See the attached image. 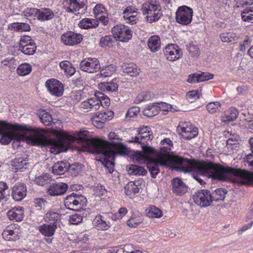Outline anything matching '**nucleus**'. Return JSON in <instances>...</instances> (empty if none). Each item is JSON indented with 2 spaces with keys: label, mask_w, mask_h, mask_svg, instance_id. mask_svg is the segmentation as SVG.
Listing matches in <instances>:
<instances>
[{
  "label": "nucleus",
  "mask_w": 253,
  "mask_h": 253,
  "mask_svg": "<svg viewBox=\"0 0 253 253\" xmlns=\"http://www.w3.org/2000/svg\"><path fill=\"white\" fill-rule=\"evenodd\" d=\"M149 155L136 151L132 155V158L135 163L141 164L147 163V168L154 178L160 171L159 166L173 163L177 165V170L185 173L195 170L203 176L223 181L226 180L228 175L230 174L241 178V183L243 184L253 183V172L246 170L225 168L210 162L191 161L177 156L171 157L167 151L158 152L154 158H150Z\"/></svg>",
  "instance_id": "obj_1"
},
{
  "label": "nucleus",
  "mask_w": 253,
  "mask_h": 253,
  "mask_svg": "<svg viewBox=\"0 0 253 253\" xmlns=\"http://www.w3.org/2000/svg\"><path fill=\"white\" fill-rule=\"evenodd\" d=\"M29 143L34 145H50V151L55 154L66 151L72 143L77 142L92 153L100 154L113 160L117 154L126 153V147L121 142H109L103 139L91 138L87 130L76 132L74 135H65L58 139L46 137L42 130L34 132L30 135Z\"/></svg>",
  "instance_id": "obj_2"
},
{
  "label": "nucleus",
  "mask_w": 253,
  "mask_h": 253,
  "mask_svg": "<svg viewBox=\"0 0 253 253\" xmlns=\"http://www.w3.org/2000/svg\"><path fill=\"white\" fill-rule=\"evenodd\" d=\"M34 132H39V130L29 131L25 127L19 125H13L6 122L0 121V135H1L0 142L2 144H9L12 140L19 141L26 140L28 142L30 135Z\"/></svg>",
  "instance_id": "obj_3"
},
{
  "label": "nucleus",
  "mask_w": 253,
  "mask_h": 253,
  "mask_svg": "<svg viewBox=\"0 0 253 253\" xmlns=\"http://www.w3.org/2000/svg\"><path fill=\"white\" fill-rule=\"evenodd\" d=\"M141 10L143 15H146L147 21L150 23L158 21L162 16L161 6L156 0L146 1Z\"/></svg>",
  "instance_id": "obj_4"
},
{
  "label": "nucleus",
  "mask_w": 253,
  "mask_h": 253,
  "mask_svg": "<svg viewBox=\"0 0 253 253\" xmlns=\"http://www.w3.org/2000/svg\"><path fill=\"white\" fill-rule=\"evenodd\" d=\"M65 6L68 12L81 15L87 9V0H65Z\"/></svg>",
  "instance_id": "obj_5"
},
{
  "label": "nucleus",
  "mask_w": 253,
  "mask_h": 253,
  "mask_svg": "<svg viewBox=\"0 0 253 253\" xmlns=\"http://www.w3.org/2000/svg\"><path fill=\"white\" fill-rule=\"evenodd\" d=\"M153 137L151 131L145 132H138V136L131 137L130 139L129 140V142L142 144L143 154H150L154 153L155 150L151 147L144 145V144L147 141L152 139Z\"/></svg>",
  "instance_id": "obj_6"
},
{
  "label": "nucleus",
  "mask_w": 253,
  "mask_h": 253,
  "mask_svg": "<svg viewBox=\"0 0 253 253\" xmlns=\"http://www.w3.org/2000/svg\"><path fill=\"white\" fill-rule=\"evenodd\" d=\"M86 202V198L84 196L73 193L66 198L64 205L69 210L78 211L82 208Z\"/></svg>",
  "instance_id": "obj_7"
},
{
  "label": "nucleus",
  "mask_w": 253,
  "mask_h": 253,
  "mask_svg": "<svg viewBox=\"0 0 253 253\" xmlns=\"http://www.w3.org/2000/svg\"><path fill=\"white\" fill-rule=\"evenodd\" d=\"M177 131L183 138L191 139L198 134V128L193 126L190 122H181L177 127Z\"/></svg>",
  "instance_id": "obj_8"
},
{
  "label": "nucleus",
  "mask_w": 253,
  "mask_h": 253,
  "mask_svg": "<svg viewBox=\"0 0 253 253\" xmlns=\"http://www.w3.org/2000/svg\"><path fill=\"white\" fill-rule=\"evenodd\" d=\"M112 32L114 39L121 42H126L132 37V32L129 27L124 25H117L114 26Z\"/></svg>",
  "instance_id": "obj_9"
},
{
  "label": "nucleus",
  "mask_w": 253,
  "mask_h": 253,
  "mask_svg": "<svg viewBox=\"0 0 253 253\" xmlns=\"http://www.w3.org/2000/svg\"><path fill=\"white\" fill-rule=\"evenodd\" d=\"M211 192L208 190H201L193 195L194 202L201 207L210 206L211 204Z\"/></svg>",
  "instance_id": "obj_10"
},
{
  "label": "nucleus",
  "mask_w": 253,
  "mask_h": 253,
  "mask_svg": "<svg viewBox=\"0 0 253 253\" xmlns=\"http://www.w3.org/2000/svg\"><path fill=\"white\" fill-rule=\"evenodd\" d=\"M193 13L192 9L186 5L179 7L176 13L177 22L183 25H188L192 21Z\"/></svg>",
  "instance_id": "obj_11"
},
{
  "label": "nucleus",
  "mask_w": 253,
  "mask_h": 253,
  "mask_svg": "<svg viewBox=\"0 0 253 253\" xmlns=\"http://www.w3.org/2000/svg\"><path fill=\"white\" fill-rule=\"evenodd\" d=\"M80 66L82 71L88 73H95L100 69L99 60L94 58H88L82 60Z\"/></svg>",
  "instance_id": "obj_12"
},
{
  "label": "nucleus",
  "mask_w": 253,
  "mask_h": 253,
  "mask_svg": "<svg viewBox=\"0 0 253 253\" xmlns=\"http://www.w3.org/2000/svg\"><path fill=\"white\" fill-rule=\"evenodd\" d=\"M45 86L52 95L59 97L64 92V86L62 83L54 79L48 80L45 83Z\"/></svg>",
  "instance_id": "obj_13"
},
{
  "label": "nucleus",
  "mask_w": 253,
  "mask_h": 253,
  "mask_svg": "<svg viewBox=\"0 0 253 253\" xmlns=\"http://www.w3.org/2000/svg\"><path fill=\"white\" fill-rule=\"evenodd\" d=\"M164 52L167 58L169 61H175L181 58L183 52L180 47L176 44L170 43L167 45Z\"/></svg>",
  "instance_id": "obj_14"
},
{
  "label": "nucleus",
  "mask_w": 253,
  "mask_h": 253,
  "mask_svg": "<svg viewBox=\"0 0 253 253\" xmlns=\"http://www.w3.org/2000/svg\"><path fill=\"white\" fill-rule=\"evenodd\" d=\"M61 42L66 45L77 44L83 40L82 35L70 31L63 34L61 37Z\"/></svg>",
  "instance_id": "obj_15"
},
{
  "label": "nucleus",
  "mask_w": 253,
  "mask_h": 253,
  "mask_svg": "<svg viewBox=\"0 0 253 253\" xmlns=\"http://www.w3.org/2000/svg\"><path fill=\"white\" fill-rule=\"evenodd\" d=\"M68 188V185L65 183H52L47 188V193L52 196L62 195L66 192Z\"/></svg>",
  "instance_id": "obj_16"
},
{
  "label": "nucleus",
  "mask_w": 253,
  "mask_h": 253,
  "mask_svg": "<svg viewBox=\"0 0 253 253\" xmlns=\"http://www.w3.org/2000/svg\"><path fill=\"white\" fill-rule=\"evenodd\" d=\"M126 22L131 25L135 24L138 20V9L134 6H127L123 13Z\"/></svg>",
  "instance_id": "obj_17"
},
{
  "label": "nucleus",
  "mask_w": 253,
  "mask_h": 253,
  "mask_svg": "<svg viewBox=\"0 0 253 253\" xmlns=\"http://www.w3.org/2000/svg\"><path fill=\"white\" fill-rule=\"evenodd\" d=\"M101 105L103 106V102L98 100L96 97H92L83 101L81 104V107L85 112H88L98 110Z\"/></svg>",
  "instance_id": "obj_18"
},
{
  "label": "nucleus",
  "mask_w": 253,
  "mask_h": 253,
  "mask_svg": "<svg viewBox=\"0 0 253 253\" xmlns=\"http://www.w3.org/2000/svg\"><path fill=\"white\" fill-rule=\"evenodd\" d=\"M18 229L16 224H11L6 227L2 232L4 240L7 241H15L19 239Z\"/></svg>",
  "instance_id": "obj_19"
},
{
  "label": "nucleus",
  "mask_w": 253,
  "mask_h": 253,
  "mask_svg": "<svg viewBox=\"0 0 253 253\" xmlns=\"http://www.w3.org/2000/svg\"><path fill=\"white\" fill-rule=\"evenodd\" d=\"M27 188L23 183H17L12 188V197L16 201H20L26 196Z\"/></svg>",
  "instance_id": "obj_20"
},
{
  "label": "nucleus",
  "mask_w": 253,
  "mask_h": 253,
  "mask_svg": "<svg viewBox=\"0 0 253 253\" xmlns=\"http://www.w3.org/2000/svg\"><path fill=\"white\" fill-rule=\"evenodd\" d=\"M171 183L172 191L175 194L181 196L187 192V187L181 179L174 178Z\"/></svg>",
  "instance_id": "obj_21"
},
{
  "label": "nucleus",
  "mask_w": 253,
  "mask_h": 253,
  "mask_svg": "<svg viewBox=\"0 0 253 253\" xmlns=\"http://www.w3.org/2000/svg\"><path fill=\"white\" fill-rule=\"evenodd\" d=\"M7 216L11 220L20 221L24 215L23 208L21 207L14 208L7 212Z\"/></svg>",
  "instance_id": "obj_22"
},
{
  "label": "nucleus",
  "mask_w": 253,
  "mask_h": 253,
  "mask_svg": "<svg viewBox=\"0 0 253 253\" xmlns=\"http://www.w3.org/2000/svg\"><path fill=\"white\" fill-rule=\"evenodd\" d=\"M147 45L151 51L156 52L161 48V40L159 36L154 35L150 37L148 40Z\"/></svg>",
  "instance_id": "obj_23"
},
{
  "label": "nucleus",
  "mask_w": 253,
  "mask_h": 253,
  "mask_svg": "<svg viewBox=\"0 0 253 253\" xmlns=\"http://www.w3.org/2000/svg\"><path fill=\"white\" fill-rule=\"evenodd\" d=\"M57 228L56 224H44L39 226V231L45 237H50L54 234Z\"/></svg>",
  "instance_id": "obj_24"
},
{
  "label": "nucleus",
  "mask_w": 253,
  "mask_h": 253,
  "mask_svg": "<svg viewBox=\"0 0 253 253\" xmlns=\"http://www.w3.org/2000/svg\"><path fill=\"white\" fill-rule=\"evenodd\" d=\"M238 115V110L235 108H231L221 116V121L225 123L233 122L237 119Z\"/></svg>",
  "instance_id": "obj_25"
},
{
  "label": "nucleus",
  "mask_w": 253,
  "mask_h": 253,
  "mask_svg": "<svg viewBox=\"0 0 253 253\" xmlns=\"http://www.w3.org/2000/svg\"><path fill=\"white\" fill-rule=\"evenodd\" d=\"M29 163L26 160L22 158H16L12 161L11 165L13 167V170L15 172L20 171H22L24 169L28 168Z\"/></svg>",
  "instance_id": "obj_26"
},
{
  "label": "nucleus",
  "mask_w": 253,
  "mask_h": 253,
  "mask_svg": "<svg viewBox=\"0 0 253 253\" xmlns=\"http://www.w3.org/2000/svg\"><path fill=\"white\" fill-rule=\"evenodd\" d=\"M126 169L128 174L131 175H145L147 173L146 170L143 167L134 165H127Z\"/></svg>",
  "instance_id": "obj_27"
},
{
  "label": "nucleus",
  "mask_w": 253,
  "mask_h": 253,
  "mask_svg": "<svg viewBox=\"0 0 253 253\" xmlns=\"http://www.w3.org/2000/svg\"><path fill=\"white\" fill-rule=\"evenodd\" d=\"M70 164L65 162H59L55 163L52 167V172L55 174H62L67 171Z\"/></svg>",
  "instance_id": "obj_28"
},
{
  "label": "nucleus",
  "mask_w": 253,
  "mask_h": 253,
  "mask_svg": "<svg viewBox=\"0 0 253 253\" xmlns=\"http://www.w3.org/2000/svg\"><path fill=\"white\" fill-rule=\"evenodd\" d=\"M99 88L104 92L110 93L118 90V84L113 82L101 83L98 84Z\"/></svg>",
  "instance_id": "obj_29"
},
{
  "label": "nucleus",
  "mask_w": 253,
  "mask_h": 253,
  "mask_svg": "<svg viewBox=\"0 0 253 253\" xmlns=\"http://www.w3.org/2000/svg\"><path fill=\"white\" fill-rule=\"evenodd\" d=\"M93 225L99 230H105L108 229L110 226L104 219L103 216L101 215H97L93 221Z\"/></svg>",
  "instance_id": "obj_30"
},
{
  "label": "nucleus",
  "mask_w": 253,
  "mask_h": 253,
  "mask_svg": "<svg viewBox=\"0 0 253 253\" xmlns=\"http://www.w3.org/2000/svg\"><path fill=\"white\" fill-rule=\"evenodd\" d=\"M122 68L123 72L130 77H136L140 72V69L135 64H125L122 66Z\"/></svg>",
  "instance_id": "obj_31"
},
{
  "label": "nucleus",
  "mask_w": 253,
  "mask_h": 253,
  "mask_svg": "<svg viewBox=\"0 0 253 253\" xmlns=\"http://www.w3.org/2000/svg\"><path fill=\"white\" fill-rule=\"evenodd\" d=\"M100 74L98 75L100 77L107 78L112 76L116 71V67L113 64H110L106 66L100 67Z\"/></svg>",
  "instance_id": "obj_32"
},
{
  "label": "nucleus",
  "mask_w": 253,
  "mask_h": 253,
  "mask_svg": "<svg viewBox=\"0 0 253 253\" xmlns=\"http://www.w3.org/2000/svg\"><path fill=\"white\" fill-rule=\"evenodd\" d=\"M98 25V20L86 18L80 21L79 23V27L84 29L95 28L97 27Z\"/></svg>",
  "instance_id": "obj_33"
},
{
  "label": "nucleus",
  "mask_w": 253,
  "mask_h": 253,
  "mask_svg": "<svg viewBox=\"0 0 253 253\" xmlns=\"http://www.w3.org/2000/svg\"><path fill=\"white\" fill-rule=\"evenodd\" d=\"M161 110V106L159 107L157 105H149L144 109L143 113L144 116L151 117L158 114Z\"/></svg>",
  "instance_id": "obj_34"
},
{
  "label": "nucleus",
  "mask_w": 253,
  "mask_h": 253,
  "mask_svg": "<svg viewBox=\"0 0 253 253\" xmlns=\"http://www.w3.org/2000/svg\"><path fill=\"white\" fill-rule=\"evenodd\" d=\"M54 16L53 12L49 9L39 10L37 13V18L39 20L44 21L51 19Z\"/></svg>",
  "instance_id": "obj_35"
},
{
  "label": "nucleus",
  "mask_w": 253,
  "mask_h": 253,
  "mask_svg": "<svg viewBox=\"0 0 253 253\" xmlns=\"http://www.w3.org/2000/svg\"><path fill=\"white\" fill-rule=\"evenodd\" d=\"M125 191L126 195L132 198L138 193L139 188L133 182L130 181L125 187Z\"/></svg>",
  "instance_id": "obj_36"
},
{
  "label": "nucleus",
  "mask_w": 253,
  "mask_h": 253,
  "mask_svg": "<svg viewBox=\"0 0 253 253\" xmlns=\"http://www.w3.org/2000/svg\"><path fill=\"white\" fill-rule=\"evenodd\" d=\"M60 67L64 71L66 76L71 77L76 72L71 63L68 61H64L60 63Z\"/></svg>",
  "instance_id": "obj_37"
},
{
  "label": "nucleus",
  "mask_w": 253,
  "mask_h": 253,
  "mask_svg": "<svg viewBox=\"0 0 253 253\" xmlns=\"http://www.w3.org/2000/svg\"><path fill=\"white\" fill-rule=\"evenodd\" d=\"M146 214L147 216L151 218H159L162 216V211L158 208L155 206H151L146 210Z\"/></svg>",
  "instance_id": "obj_38"
},
{
  "label": "nucleus",
  "mask_w": 253,
  "mask_h": 253,
  "mask_svg": "<svg viewBox=\"0 0 253 253\" xmlns=\"http://www.w3.org/2000/svg\"><path fill=\"white\" fill-rule=\"evenodd\" d=\"M226 191L221 188L216 189L214 192L211 193V203L212 201H218L223 200L225 197Z\"/></svg>",
  "instance_id": "obj_39"
},
{
  "label": "nucleus",
  "mask_w": 253,
  "mask_h": 253,
  "mask_svg": "<svg viewBox=\"0 0 253 253\" xmlns=\"http://www.w3.org/2000/svg\"><path fill=\"white\" fill-rule=\"evenodd\" d=\"M243 21L249 23H253V9L251 7L246 8L241 13Z\"/></svg>",
  "instance_id": "obj_40"
},
{
  "label": "nucleus",
  "mask_w": 253,
  "mask_h": 253,
  "mask_svg": "<svg viewBox=\"0 0 253 253\" xmlns=\"http://www.w3.org/2000/svg\"><path fill=\"white\" fill-rule=\"evenodd\" d=\"M207 109L210 114H215L221 111V104L218 101L209 103L207 105Z\"/></svg>",
  "instance_id": "obj_41"
},
{
  "label": "nucleus",
  "mask_w": 253,
  "mask_h": 253,
  "mask_svg": "<svg viewBox=\"0 0 253 253\" xmlns=\"http://www.w3.org/2000/svg\"><path fill=\"white\" fill-rule=\"evenodd\" d=\"M32 71V66L28 63H23L20 65L17 69V73L20 76H25Z\"/></svg>",
  "instance_id": "obj_42"
},
{
  "label": "nucleus",
  "mask_w": 253,
  "mask_h": 253,
  "mask_svg": "<svg viewBox=\"0 0 253 253\" xmlns=\"http://www.w3.org/2000/svg\"><path fill=\"white\" fill-rule=\"evenodd\" d=\"M220 38L222 42H231L237 41L239 37L234 33H225L220 34Z\"/></svg>",
  "instance_id": "obj_43"
},
{
  "label": "nucleus",
  "mask_w": 253,
  "mask_h": 253,
  "mask_svg": "<svg viewBox=\"0 0 253 253\" xmlns=\"http://www.w3.org/2000/svg\"><path fill=\"white\" fill-rule=\"evenodd\" d=\"M38 115L41 121L45 126H49L51 124L52 119L51 116L44 110L39 112Z\"/></svg>",
  "instance_id": "obj_44"
},
{
  "label": "nucleus",
  "mask_w": 253,
  "mask_h": 253,
  "mask_svg": "<svg viewBox=\"0 0 253 253\" xmlns=\"http://www.w3.org/2000/svg\"><path fill=\"white\" fill-rule=\"evenodd\" d=\"M59 218V214L57 212L53 211H49L47 212L44 218L45 221L49 222L50 224H55Z\"/></svg>",
  "instance_id": "obj_45"
},
{
  "label": "nucleus",
  "mask_w": 253,
  "mask_h": 253,
  "mask_svg": "<svg viewBox=\"0 0 253 253\" xmlns=\"http://www.w3.org/2000/svg\"><path fill=\"white\" fill-rule=\"evenodd\" d=\"M142 222V218L139 215H133L127 221V224L130 227H135Z\"/></svg>",
  "instance_id": "obj_46"
},
{
  "label": "nucleus",
  "mask_w": 253,
  "mask_h": 253,
  "mask_svg": "<svg viewBox=\"0 0 253 253\" xmlns=\"http://www.w3.org/2000/svg\"><path fill=\"white\" fill-rule=\"evenodd\" d=\"M50 180V177L47 173H45L42 175L38 176L35 178L36 183L39 185H43L48 183Z\"/></svg>",
  "instance_id": "obj_47"
},
{
  "label": "nucleus",
  "mask_w": 253,
  "mask_h": 253,
  "mask_svg": "<svg viewBox=\"0 0 253 253\" xmlns=\"http://www.w3.org/2000/svg\"><path fill=\"white\" fill-rule=\"evenodd\" d=\"M23 53L26 55H33L36 50V46L35 43L30 44L26 46H24L20 49Z\"/></svg>",
  "instance_id": "obj_48"
},
{
  "label": "nucleus",
  "mask_w": 253,
  "mask_h": 253,
  "mask_svg": "<svg viewBox=\"0 0 253 253\" xmlns=\"http://www.w3.org/2000/svg\"><path fill=\"white\" fill-rule=\"evenodd\" d=\"M13 28L19 32H27L30 30L29 25L25 23H14L13 24Z\"/></svg>",
  "instance_id": "obj_49"
},
{
  "label": "nucleus",
  "mask_w": 253,
  "mask_h": 253,
  "mask_svg": "<svg viewBox=\"0 0 253 253\" xmlns=\"http://www.w3.org/2000/svg\"><path fill=\"white\" fill-rule=\"evenodd\" d=\"M113 38L111 36H106L102 37L100 40V45L102 47L108 46L111 47L113 46Z\"/></svg>",
  "instance_id": "obj_50"
},
{
  "label": "nucleus",
  "mask_w": 253,
  "mask_h": 253,
  "mask_svg": "<svg viewBox=\"0 0 253 253\" xmlns=\"http://www.w3.org/2000/svg\"><path fill=\"white\" fill-rule=\"evenodd\" d=\"M98 116L101 120L105 123L106 121L110 120L113 118L114 113L112 111L108 110L100 113Z\"/></svg>",
  "instance_id": "obj_51"
},
{
  "label": "nucleus",
  "mask_w": 253,
  "mask_h": 253,
  "mask_svg": "<svg viewBox=\"0 0 253 253\" xmlns=\"http://www.w3.org/2000/svg\"><path fill=\"white\" fill-rule=\"evenodd\" d=\"M187 49L191 56L197 58L200 55V51L198 46L190 44L187 46Z\"/></svg>",
  "instance_id": "obj_52"
},
{
  "label": "nucleus",
  "mask_w": 253,
  "mask_h": 253,
  "mask_svg": "<svg viewBox=\"0 0 253 253\" xmlns=\"http://www.w3.org/2000/svg\"><path fill=\"white\" fill-rule=\"evenodd\" d=\"M35 43L33 40H32L30 37L28 36H24L21 38L19 43V49L26 46L30 44Z\"/></svg>",
  "instance_id": "obj_53"
},
{
  "label": "nucleus",
  "mask_w": 253,
  "mask_h": 253,
  "mask_svg": "<svg viewBox=\"0 0 253 253\" xmlns=\"http://www.w3.org/2000/svg\"><path fill=\"white\" fill-rule=\"evenodd\" d=\"M199 91L198 90H193L187 93L186 97L187 99L191 102H193L195 100L199 98Z\"/></svg>",
  "instance_id": "obj_54"
},
{
  "label": "nucleus",
  "mask_w": 253,
  "mask_h": 253,
  "mask_svg": "<svg viewBox=\"0 0 253 253\" xmlns=\"http://www.w3.org/2000/svg\"><path fill=\"white\" fill-rule=\"evenodd\" d=\"M196 75L198 82L207 81L212 79L213 77V75L212 74L208 73H201L200 74H196Z\"/></svg>",
  "instance_id": "obj_55"
},
{
  "label": "nucleus",
  "mask_w": 253,
  "mask_h": 253,
  "mask_svg": "<svg viewBox=\"0 0 253 253\" xmlns=\"http://www.w3.org/2000/svg\"><path fill=\"white\" fill-rule=\"evenodd\" d=\"M112 158H109L108 157H104V161L105 162V166L108 169V171L110 173H112L113 170V167L114 166V159H111Z\"/></svg>",
  "instance_id": "obj_56"
},
{
  "label": "nucleus",
  "mask_w": 253,
  "mask_h": 253,
  "mask_svg": "<svg viewBox=\"0 0 253 253\" xmlns=\"http://www.w3.org/2000/svg\"><path fill=\"white\" fill-rule=\"evenodd\" d=\"M83 220V216L81 214L76 213L70 217L69 221L71 224H78Z\"/></svg>",
  "instance_id": "obj_57"
},
{
  "label": "nucleus",
  "mask_w": 253,
  "mask_h": 253,
  "mask_svg": "<svg viewBox=\"0 0 253 253\" xmlns=\"http://www.w3.org/2000/svg\"><path fill=\"white\" fill-rule=\"evenodd\" d=\"M92 124L96 127L98 128H102L105 122H104L101 119L98 117V115H96L91 119Z\"/></svg>",
  "instance_id": "obj_58"
},
{
  "label": "nucleus",
  "mask_w": 253,
  "mask_h": 253,
  "mask_svg": "<svg viewBox=\"0 0 253 253\" xmlns=\"http://www.w3.org/2000/svg\"><path fill=\"white\" fill-rule=\"evenodd\" d=\"M39 9L34 8H27L24 10L23 13L26 17L34 16L37 17Z\"/></svg>",
  "instance_id": "obj_59"
},
{
  "label": "nucleus",
  "mask_w": 253,
  "mask_h": 253,
  "mask_svg": "<svg viewBox=\"0 0 253 253\" xmlns=\"http://www.w3.org/2000/svg\"><path fill=\"white\" fill-rule=\"evenodd\" d=\"M140 112V108L137 106L130 108L126 115V118H132L136 116Z\"/></svg>",
  "instance_id": "obj_60"
},
{
  "label": "nucleus",
  "mask_w": 253,
  "mask_h": 253,
  "mask_svg": "<svg viewBox=\"0 0 253 253\" xmlns=\"http://www.w3.org/2000/svg\"><path fill=\"white\" fill-rule=\"evenodd\" d=\"M94 15L95 17L99 16L101 14L105 13V8L102 4H97L93 9Z\"/></svg>",
  "instance_id": "obj_61"
},
{
  "label": "nucleus",
  "mask_w": 253,
  "mask_h": 253,
  "mask_svg": "<svg viewBox=\"0 0 253 253\" xmlns=\"http://www.w3.org/2000/svg\"><path fill=\"white\" fill-rule=\"evenodd\" d=\"M150 95L149 93H142L138 94L136 97V100L138 102L148 100L150 98Z\"/></svg>",
  "instance_id": "obj_62"
},
{
  "label": "nucleus",
  "mask_w": 253,
  "mask_h": 253,
  "mask_svg": "<svg viewBox=\"0 0 253 253\" xmlns=\"http://www.w3.org/2000/svg\"><path fill=\"white\" fill-rule=\"evenodd\" d=\"M8 188L6 184L4 182H0V199L5 197V190Z\"/></svg>",
  "instance_id": "obj_63"
},
{
  "label": "nucleus",
  "mask_w": 253,
  "mask_h": 253,
  "mask_svg": "<svg viewBox=\"0 0 253 253\" xmlns=\"http://www.w3.org/2000/svg\"><path fill=\"white\" fill-rule=\"evenodd\" d=\"M246 165H248L249 167L253 168V152L248 154L245 158Z\"/></svg>",
  "instance_id": "obj_64"
}]
</instances>
